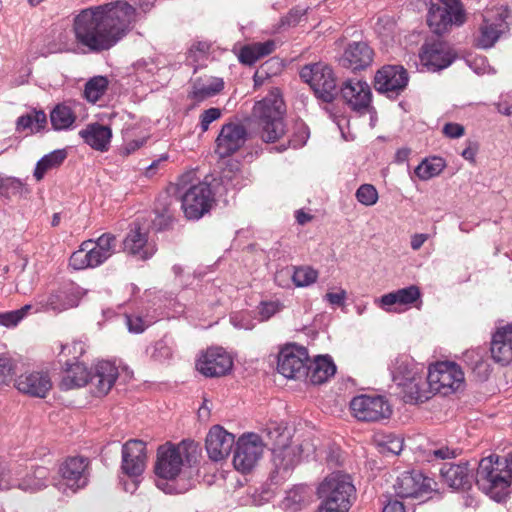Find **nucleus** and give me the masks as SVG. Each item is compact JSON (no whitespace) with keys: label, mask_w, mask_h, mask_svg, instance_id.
Here are the masks:
<instances>
[{"label":"nucleus","mask_w":512,"mask_h":512,"mask_svg":"<svg viewBox=\"0 0 512 512\" xmlns=\"http://www.w3.org/2000/svg\"><path fill=\"white\" fill-rule=\"evenodd\" d=\"M136 8L124 0L85 8L73 19L76 42L91 53L117 45L133 29Z\"/></svg>","instance_id":"nucleus-1"},{"label":"nucleus","mask_w":512,"mask_h":512,"mask_svg":"<svg viewBox=\"0 0 512 512\" xmlns=\"http://www.w3.org/2000/svg\"><path fill=\"white\" fill-rule=\"evenodd\" d=\"M66 366L60 388L70 390L89 384L91 385V392L96 397H102L110 392L119 376L118 368L106 360L97 363L93 372L88 371L81 362H66Z\"/></svg>","instance_id":"nucleus-2"},{"label":"nucleus","mask_w":512,"mask_h":512,"mask_svg":"<svg viewBox=\"0 0 512 512\" xmlns=\"http://www.w3.org/2000/svg\"><path fill=\"white\" fill-rule=\"evenodd\" d=\"M286 106L278 88L272 89L257 101L252 110V120L263 142L274 143L285 134Z\"/></svg>","instance_id":"nucleus-3"},{"label":"nucleus","mask_w":512,"mask_h":512,"mask_svg":"<svg viewBox=\"0 0 512 512\" xmlns=\"http://www.w3.org/2000/svg\"><path fill=\"white\" fill-rule=\"evenodd\" d=\"M352 478L342 472H332L320 482L317 495L320 500L319 512H348L355 499Z\"/></svg>","instance_id":"nucleus-4"},{"label":"nucleus","mask_w":512,"mask_h":512,"mask_svg":"<svg viewBox=\"0 0 512 512\" xmlns=\"http://www.w3.org/2000/svg\"><path fill=\"white\" fill-rule=\"evenodd\" d=\"M198 445L193 441L183 440L177 445L166 443L157 449L155 474L163 479L179 476L184 463L191 464L197 460Z\"/></svg>","instance_id":"nucleus-5"},{"label":"nucleus","mask_w":512,"mask_h":512,"mask_svg":"<svg viewBox=\"0 0 512 512\" xmlns=\"http://www.w3.org/2000/svg\"><path fill=\"white\" fill-rule=\"evenodd\" d=\"M392 378L402 388L404 399L407 403H418L430 400L435 394L429 385L427 378L416 371L412 361L397 359L392 368Z\"/></svg>","instance_id":"nucleus-6"},{"label":"nucleus","mask_w":512,"mask_h":512,"mask_svg":"<svg viewBox=\"0 0 512 512\" xmlns=\"http://www.w3.org/2000/svg\"><path fill=\"white\" fill-rule=\"evenodd\" d=\"M509 473H506L498 455H490L478 463L476 485L495 500H500L510 487Z\"/></svg>","instance_id":"nucleus-7"},{"label":"nucleus","mask_w":512,"mask_h":512,"mask_svg":"<svg viewBox=\"0 0 512 512\" xmlns=\"http://www.w3.org/2000/svg\"><path fill=\"white\" fill-rule=\"evenodd\" d=\"M427 385L435 394L448 396L465 387V373L453 361H438L428 367Z\"/></svg>","instance_id":"nucleus-8"},{"label":"nucleus","mask_w":512,"mask_h":512,"mask_svg":"<svg viewBox=\"0 0 512 512\" xmlns=\"http://www.w3.org/2000/svg\"><path fill=\"white\" fill-rule=\"evenodd\" d=\"M301 79L308 83L315 96L325 102H333L337 95L336 77L330 66L318 62L307 64L300 70Z\"/></svg>","instance_id":"nucleus-9"},{"label":"nucleus","mask_w":512,"mask_h":512,"mask_svg":"<svg viewBox=\"0 0 512 512\" xmlns=\"http://www.w3.org/2000/svg\"><path fill=\"white\" fill-rule=\"evenodd\" d=\"M443 6L431 3L427 23L437 35L447 32L453 25L462 26L466 22V12L460 0H438Z\"/></svg>","instance_id":"nucleus-10"},{"label":"nucleus","mask_w":512,"mask_h":512,"mask_svg":"<svg viewBox=\"0 0 512 512\" xmlns=\"http://www.w3.org/2000/svg\"><path fill=\"white\" fill-rule=\"evenodd\" d=\"M349 409L358 421L365 423H380L392 415L389 400L376 394L355 396L349 403Z\"/></svg>","instance_id":"nucleus-11"},{"label":"nucleus","mask_w":512,"mask_h":512,"mask_svg":"<svg viewBox=\"0 0 512 512\" xmlns=\"http://www.w3.org/2000/svg\"><path fill=\"white\" fill-rule=\"evenodd\" d=\"M213 203L214 194L206 182L190 186L181 197V207L189 220L200 219L210 211Z\"/></svg>","instance_id":"nucleus-12"},{"label":"nucleus","mask_w":512,"mask_h":512,"mask_svg":"<svg viewBox=\"0 0 512 512\" xmlns=\"http://www.w3.org/2000/svg\"><path fill=\"white\" fill-rule=\"evenodd\" d=\"M311 361L309 353L303 346L287 345L280 349L277 370L286 378L300 380L306 373Z\"/></svg>","instance_id":"nucleus-13"},{"label":"nucleus","mask_w":512,"mask_h":512,"mask_svg":"<svg viewBox=\"0 0 512 512\" xmlns=\"http://www.w3.org/2000/svg\"><path fill=\"white\" fill-rule=\"evenodd\" d=\"M435 481L419 470L402 472L396 479L394 490L399 498H418L434 491Z\"/></svg>","instance_id":"nucleus-14"},{"label":"nucleus","mask_w":512,"mask_h":512,"mask_svg":"<svg viewBox=\"0 0 512 512\" xmlns=\"http://www.w3.org/2000/svg\"><path fill=\"white\" fill-rule=\"evenodd\" d=\"M262 452L263 443L259 435L253 433L243 435L236 442L233 456L234 468L242 473L251 471L259 461Z\"/></svg>","instance_id":"nucleus-15"},{"label":"nucleus","mask_w":512,"mask_h":512,"mask_svg":"<svg viewBox=\"0 0 512 512\" xmlns=\"http://www.w3.org/2000/svg\"><path fill=\"white\" fill-rule=\"evenodd\" d=\"M409 81L407 70L401 65H385L377 71L374 87L388 97H397L406 88Z\"/></svg>","instance_id":"nucleus-16"},{"label":"nucleus","mask_w":512,"mask_h":512,"mask_svg":"<svg viewBox=\"0 0 512 512\" xmlns=\"http://www.w3.org/2000/svg\"><path fill=\"white\" fill-rule=\"evenodd\" d=\"M247 137L246 128L236 122H229L224 124L215 140V153L220 158L232 156L240 150Z\"/></svg>","instance_id":"nucleus-17"},{"label":"nucleus","mask_w":512,"mask_h":512,"mask_svg":"<svg viewBox=\"0 0 512 512\" xmlns=\"http://www.w3.org/2000/svg\"><path fill=\"white\" fill-rule=\"evenodd\" d=\"M230 355L221 347H212L204 351L196 362L197 370L206 377H222L232 369Z\"/></svg>","instance_id":"nucleus-18"},{"label":"nucleus","mask_w":512,"mask_h":512,"mask_svg":"<svg viewBox=\"0 0 512 512\" xmlns=\"http://www.w3.org/2000/svg\"><path fill=\"white\" fill-rule=\"evenodd\" d=\"M89 460L84 456H69L61 462L59 475L65 485L74 492L88 483Z\"/></svg>","instance_id":"nucleus-19"},{"label":"nucleus","mask_w":512,"mask_h":512,"mask_svg":"<svg viewBox=\"0 0 512 512\" xmlns=\"http://www.w3.org/2000/svg\"><path fill=\"white\" fill-rule=\"evenodd\" d=\"M340 97L351 110L364 113L371 103V88L365 81L348 79L341 85Z\"/></svg>","instance_id":"nucleus-20"},{"label":"nucleus","mask_w":512,"mask_h":512,"mask_svg":"<svg viewBox=\"0 0 512 512\" xmlns=\"http://www.w3.org/2000/svg\"><path fill=\"white\" fill-rule=\"evenodd\" d=\"M421 63L431 71L447 68L455 59L451 47L443 41L425 43L419 54Z\"/></svg>","instance_id":"nucleus-21"},{"label":"nucleus","mask_w":512,"mask_h":512,"mask_svg":"<svg viewBox=\"0 0 512 512\" xmlns=\"http://www.w3.org/2000/svg\"><path fill=\"white\" fill-rule=\"evenodd\" d=\"M146 466V444L139 439H130L122 446L121 468L129 477L143 473Z\"/></svg>","instance_id":"nucleus-22"},{"label":"nucleus","mask_w":512,"mask_h":512,"mask_svg":"<svg viewBox=\"0 0 512 512\" xmlns=\"http://www.w3.org/2000/svg\"><path fill=\"white\" fill-rule=\"evenodd\" d=\"M18 392L35 398H46L52 388L49 374L43 371L25 372L15 380Z\"/></svg>","instance_id":"nucleus-23"},{"label":"nucleus","mask_w":512,"mask_h":512,"mask_svg":"<svg viewBox=\"0 0 512 512\" xmlns=\"http://www.w3.org/2000/svg\"><path fill=\"white\" fill-rule=\"evenodd\" d=\"M491 358L502 366L512 361V322L496 327L490 342Z\"/></svg>","instance_id":"nucleus-24"},{"label":"nucleus","mask_w":512,"mask_h":512,"mask_svg":"<svg viewBox=\"0 0 512 512\" xmlns=\"http://www.w3.org/2000/svg\"><path fill=\"white\" fill-rule=\"evenodd\" d=\"M234 436L221 426L215 425L210 428L206 437V451L210 460L222 461L232 450Z\"/></svg>","instance_id":"nucleus-25"},{"label":"nucleus","mask_w":512,"mask_h":512,"mask_svg":"<svg viewBox=\"0 0 512 512\" xmlns=\"http://www.w3.org/2000/svg\"><path fill=\"white\" fill-rule=\"evenodd\" d=\"M274 472L283 478L292 471L301 461L302 446L288 444L272 448Z\"/></svg>","instance_id":"nucleus-26"},{"label":"nucleus","mask_w":512,"mask_h":512,"mask_svg":"<svg viewBox=\"0 0 512 512\" xmlns=\"http://www.w3.org/2000/svg\"><path fill=\"white\" fill-rule=\"evenodd\" d=\"M373 50L365 42H353L346 48L341 63L352 71H360L369 67L373 61Z\"/></svg>","instance_id":"nucleus-27"},{"label":"nucleus","mask_w":512,"mask_h":512,"mask_svg":"<svg viewBox=\"0 0 512 512\" xmlns=\"http://www.w3.org/2000/svg\"><path fill=\"white\" fill-rule=\"evenodd\" d=\"M441 477L445 484L456 490L469 489L473 478L468 462L444 464L441 468Z\"/></svg>","instance_id":"nucleus-28"},{"label":"nucleus","mask_w":512,"mask_h":512,"mask_svg":"<svg viewBox=\"0 0 512 512\" xmlns=\"http://www.w3.org/2000/svg\"><path fill=\"white\" fill-rule=\"evenodd\" d=\"M335 373V363L328 357L319 356L314 360H310L302 379H306L313 385H321L327 382Z\"/></svg>","instance_id":"nucleus-29"},{"label":"nucleus","mask_w":512,"mask_h":512,"mask_svg":"<svg viewBox=\"0 0 512 512\" xmlns=\"http://www.w3.org/2000/svg\"><path fill=\"white\" fill-rule=\"evenodd\" d=\"M122 245V252L132 255L153 256L157 252L155 244L149 242L147 234L142 233L140 229L128 232Z\"/></svg>","instance_id":"nucleus-30"},{"label":"nucleus","mask_w":512,"mask_h":512,"mask_svg":"<svg viewBox=\"0 0 512 512\" xmlns=\"http://www.w3.org/2000/svg\"><path fill=\"white\" fill-rule=\"evenodd\" d=\"M84 142L98 151H107L112 137L111 129L98 123L90 124L79 132Z\"/></svg>","instance_id":"nucleus-31"},{"label":"nucleus","mask_w":512,"mask_h":512,"mask_svg":"<svg viewBox=\"0 0 512 512\" xmlns=\"http://www.w3.org/2000/svg\"><path fill=\"white\" fill-rule=\"evenodd\" d=\"M502 24L484 18L474 38V45L481 49H489L495 45L502 33Z\"/></svg>","instance_id":"nucleus-32"},{"label":"nucleus","mask_w":512,"mask_h":512,"mask_svg":"<svg viewBox=\"0 0 512 512\" xmlns=\"http://www.w3.org/2000/svg\"><path fill=\"white\" fill-rule=\"evenodd\" d=\"M44 309L61 312L77 306V299L73 293L67 289H58L49 294L46 300H40Z\"/></svg>","instance_id":"nucleus-33"},{"label":"nucleus","mask_w":512,"mask_h":512,"mask_svg":"<svg viewBox=\"0 0 512 512\" xmlns=\"http://www.w3.org/2000/svg\"><path fill=\"white\" fill-rule=\"evenodd\" d=\"M421 297V292L416 285H410L406 288L397 290L396 292H390L384 294L381 297V303L383 306L392 305H410L416 302Z\"/></svg>","instance_id":"nucleus-34"},{"label":"nucleus","mask_w":512,"mask_h":512,"mask_svg":"<svg viewBox=\"0 0 512 512\" xmlns=\"http://www.w3.org/2000/svg\"><path fill=\"white\" fill-rule=\"evenodd\" d=\"M47 125V116L42 110L33 109L30 113L18 117L16 130L18 132L29 130L30 133H37Z\"/></svg>","instance_id":"nucleus-35"},{"label":"nucleus","mask_w":512,"mask_h":512,"mask_svg":"<svg viewBox=\"0 0 512 512\" xmlns=\"http://www.w3.org/2000/svg\"><path fill=\"white\" fill-rule=\"evenodd\" d=\"M49 470L46 467H36L33 472L18 480L15 485L24 491H39L47 484ZM14 486V484H12Z\"/></svg>","instance_id":"nucleus-36"},{"label":"nucleus","mask_w":512,"mask_h":512,"mask_svg":"<svg viewBox=\"0 0 512 512\" xmlns=\"http://www.w3.org/2000/svg\"><path fill=\"white\" fill-rule=\"evenodd\" d=\"M223 88L224 82L221 78H212L206 83L196 81L193 84L190 97L195 101L201 102L207 98L217 95L223 90Z\"/></svg>","instance_id":"nucleus-37"},{"label":"nucleus","mask_w":512,"mask_h":512,"mask_svg":"<svg viewBox=\"0 0 512 512\" xmlns=\"http://www.w3.org/2000/svg\"><path fill=\"white\" fill-rule=\"evenodd\" d=\"M67 157L64 149L54 150L53 152L43 156L36 164L34 177L37 181L44 178L46 172L60 166Z\"/></svg>","instance_id":"nucleus-38"},{"label":"nucleus","mask_w":512,"mask_h":512,"mask_svg":"<svg viewBox=\"0 0 512 512\" xmlns=\"http://www.w3.org/2000/svg\"><path fill=\"white\" fill-rule=\"evenodd\" d=\"M76 120L72 109L65 104H58L50 112L51 125L55 130L69 129Z\"/></svg>","instance_id":"nucleus-39"},{"label":"nucleus","mask_w":512,"mask_h":512,"mask_svg":"<svg viewBox=\"0 0 512 512\" xmlns=\"http://www.w3.org/2000/svg\"><path fill=\"white\" fill-rule=\"evenodd\" d=\"M446 167L444 159L441 157H433L424 159L416 168L415 174L421 180H429L438 176Z\"/></svg>","instance_id":"nucleus-40"},{"label":"nucleus","mask_w":512,"mask_h":512,"mask_svg":"<svg viewBox=\"0 0 512 512\" xmlns=\"http://www.w3.org/2000/svg\"><path fill=\"white\" fill-rule=\"evenodd\" d=\"M109 80L105 76H94L85 84L84 97L91 103H96L107 91Z\"/></svg>","instance_id":"nucleus-41"},{"label":"nucleus","mask_w":512,"mask_h":512,"mask_svg":"<svg viewBox=\"0 0 512 512\" xmlns=\"http://www.w3.org/2000/svg\"><path fill=\"white\" fill-rule=\"evenodd\" d=\"M264 433L266 445H272L273 448L288 445L287 441L291 437L286 428L277 422H270L264 430Z\"/></svg>","instance_id":"nucleus-42"},{"label":"nucleus","mask_w":512,"mask_h":512,"mask_svg":"<svg viewBox=\"0 0 512 512\" xmlns=\"http://www.w3.org/2000/svg\"><path fill=\"white\" fill-rule=\"evenodd\" d=\"M149 357L155 362L169 361L172 358V342L166 338L157 340L154 345L147 350Z\"/></svg>","instance_id":"nucleus-43"},{"label":"nucleus","mask_w":512,"mask_h":512,"mask_svg":"<svg viewBox=\"0 0 512 512\" xmlns=\"http://www.w3.org/2000/svg\"><path fill=\"white\" fill-rule=\"evenodd\" d=\"M318 271L309 266H299L293 268L292 280L294 285L304 287L317 281Z\"/></svg>","instance_id":"nucleus-44"},{"label":"nucleus","mask_w":512,"mask_h":512,"mask_svg":"<svg viewBox=\"0 0 512 512\" xmlns=\"http://www.w3.org/2000/svg\"><path fill=\"white\" fill-rule=\"evenodd\" d=\"M359 203L364 206H373L378 201V191L372 184H362L355 193Z\"/></svg>","instance_id":"nucleus-45"},{"label":"nucleus","mask_w":512,"mask_h":512,"mask_svg":"<svg viewBox=\"0 0 512 512\" xmlns=\"http://www.w3.org/2000/svg\"><path fill=\"white\" fill-rule=\"evenodd\" d=\"M426 460L435 461V460H447L456 458L458 455V450L454 448H450L446 445L442 446H432L425 451Z\"/></svg>","instance_id":"nucleus-46"},{"label":"nucleus","mask_w":512,"mask_h":512,"mask_svg":"<svg viewBox=\"0 0 512 512\" xmlns=\"http://www.w3.org/2000/svg\"><path fill=\"white\" fill-rule=\"evenodd\" d=\"M31 308V305H25L20 309L1 313L0 325L5 326L7 328L15 327L18 324V322L23 320V318Z\"/></svg>","instance_id":"nucleus-47"},{"label":"nucleus","mask_w":512,"mask_h":512,"mask_svg":"<svg viewBox=\"0 0 512 512\" xmlns=\"http://www.w3.org/2000/svg\"><path fill=\"white\" fill-rule=\"evenodd\" d=\"M211 44L207 41H198L194 43L187 55V60L192 64H197L207 58Z\"/></svg>","instance_id":"nucleus-48"},{"label":"nucleus","mask_w":512,"mask_h":512,"mask_svg":"<svg viewBox=\"0 0 512 512\" xmlns=\"http://www.w3.org/2000/svg\"><path fill=\"white\" fill-rule=\"evenodd\" d=\"M15 376V363L5 355H0V387L9 385Z\"/></svg>","instance_id":"nucleus-49"},{"label":"nucleus","mask_w":512,"mask_h":512,"mask_svg":"<svg viewBox=\"0 0 512 512\" xmlns=\"http://www.w3.org/2000/svg\"><path fill=\"white\" fill-rule=\"evenodd\" d=\"M381 452L391 455H399L403 447V439L394 434L383 437L380 442Z\"/></svg>","instance_id":"nucleus-50"},{"label":"nucleus","mask_w":512,"mask_h":512,"mask_svg":"<svg viewBox=\"0 0 512 512\" xmlns=\"http://www.w3.org/2000/svg\"><path fill=\"white\" fill-rule=\"evenodd\" d=\"M98 253L103 256L104 254H116L120 253V250L116 249V237L111 233L102 234L97 240Z\"/></svg>","instance_id":"nucleus-51"},{"label":"nucleus","mask_w":512,"mask_h":512,"mask_svg":"<svg viewBox=\"0 0 512 512\" xmlns=\"http://www.w3.org/2000/svg\"><path fill=\"white\" fill-rule=\"evenodd\" d=\"M24 185L21 180L14 177H6L5 183L1 186L0 194L7 198L22 194Z\"/></svg>","instance_id":"nucleus-52"},{"label":"nucleus","mask_w":512,"mask_h":512,"mask_svg":"<svg viewBox=\"0 0 512 512\" xmlns=\"http://www.w3.org/2000/svg\"><path fill=\"white\" fill-rule=\"evenodd\" d=\"M221 116L222 110L220 108L212 107L204 110L199 116L201 132L204 133L208 131L210 124L220 119Z\"/></svg>","instance_id":"nucleus-53"},{"label":"nucleus","mask_w":512,"mask_h":512,"mask_svg":"<svg viewBox=\"0 0 512 512\" xmlns=\"http://www.w3.org/2000/svg\"><path fill=\"white\" fill-rule=\"evenodd\" d=\"M104 260L105 258H69L68 267L73 270L95 268L100 266Z\"/></svg>","instance_id":"nucleus-54"},{"label":"nucleus","mask_w":512,"mask_h":512,"mask_svg":"<svg viewBox=\"0 0 512 512\" xmlns=\"http://www.w3.org/2000/svg\"><path fill=\"white\" fill-rule=\"evenodd\" d=\"M309 138L308 128L304 124H300L294 132L288 145L294 149L303 147Z\"/></svg>","instance_id":"nucleus-55"},{"label":"nucleus","mask_w":512,"mask_h":512,"mask_svg":"<svg viewBox=\"0 0 512 512\" xmlns=\"http://www.w3.org/2000/svg\"><path fill=\"white\" fill-rule=\"evenodd\" d=\"M282 308L283 305L279 301H264L260 303L259 314L262 320H268Z\"/></svg>","instance_id":"nucleus-56"},{"label":"nucleus","mask_w":512,"mask_h":512,"mask_svg":"<svg viewBox=\"0 0 512 512\" xmlns=\"http://www.w3.org/2000/svg\"><path fill=\"white\" fill-rule=\"evenodd\" d=\"M306 9L301 7L292 8L288 14L281 19V26H296L300 19L305 15Z\"/></svg>","instance_id":"nucleus-57"},{"label":"nucleus","mask_w":512,"mask_h":512,"mask_svg":"<svg viewBox=\"0 0 512 512\" xmlns=\"http://www.w3.org/2000/svg\"><path fill=\"white\" fill-rule=\"evenodd\" d=\"M259 59L260 58H259L258 54L256 53V48H255L254 44L244 46L243 48H241L240 53H239V60L241 63L247 64V65H252Z\"/></svg>","instance_id":"nucleus-58"},{"label":"nucleus","mask_w":512,"mask_h":512,"mask_svg":"<svg viewBox=\"0 0 512 512\" xmlns=\"http://www.w3.org/2000/svg\"><path fill=\"white\" fill-rule=\"evenodd\" d=\"M442 132L446 137L456 139L464 135L465 128L459 123L449 122L444 125Z\"/></svg>","instance_id":"nucleus-59"},{"label":"nucleus","mask_w":512,"mask_h":512,"mask_svg":"<svg viewBox=\"0 0 512 512\" xmlns=\"http://www.w3.org/2000/svg\"><path fill=\"white\" fill-rule=\"evenodd\" d=\"M127 318V325H128V329L129 331L131 332H135V333H140V332H144L146 327H147V323L144 321V319L138 315H127L126 316Z\"/></svg>","instance_id":"nucleus-60"},{"label":"nucleus","mask_w":512,"mask_h":512,"mask_svg":"<svg viewBox=\"0 0 512 512\" xmlns=\"http://www.w3.org/2000/svg\"><path fill=\"white\" fill-rule=\"evenodd\" d=\"M78 252H86L85 256H101L98 253L97 242L92 239H88L82 242L80 249L74 251L71 256H75Z\"/></svg>","instance_id":"nucleus-61"},{"label":"nucleus","mask_w":512,"mask_h":512,"mask_svg":"<svg viewBox=\"0 0 512 512\" xmlns=\"http://www.w3.org/2000/svg\"><path fill=\"white\" fill-rule=\"evenodd\" d=\"M304 493L305 491L304 488L302 487L295 488L292 491L288 492L287 497L285 499L286 506H289V504L291 503L301 506V504L305 502V497L303 495Z\"/></svg>","instance_id":"nucleus-62"},{"label":"nucleus","mask_w":512,"mask_h":512,"mask_svg":"<svg viewBox=\"0 0 512 512\" xmlns=\"http://www.w3.org/2000/svg\"><path fill=\"white\" fill-rule=\"evenodd\" d=\"M254 46L259 58H262L271 54L275 50L276 44L273 40H268L265 42L254 43Z\"/></svg>","instance_id":"nucleus-63"},{"label":"nucleus","mask_w":512,"mask_h":512,"mask_svg":"<svg viewBox=\"0 0 512 512\" xmlns=\"http://www.w3.org/2000/svg\"><path fill=\"white\" fill-rule=\"evenodd\" d=\"M495 105L499 113L506 116L512 115V96L501 97Z\"/></svg>","instance_id":"nucleus-64"}]
</instances>
